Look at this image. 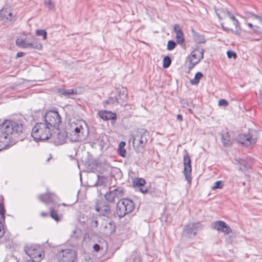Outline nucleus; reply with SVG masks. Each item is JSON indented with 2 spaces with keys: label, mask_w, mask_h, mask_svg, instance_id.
Returning a JSON list of instances; mask_svg holds the SVG:
<instances>
[{
  "label": "nucleus",
  "mask_w": 262,
  "mask_h": 262,
  "mask_svg": "<svg viewBox=\"0 0 262 262\" xmlns=\"http://www.w3.org/2000/svg\"><path fill=\"white\" fill-rule=\"evenodd\" d=\"M26 127L20 121L5 120L0 124V151L13 144V134L25 133Z\"/></svg>",
  "instance_id": "obj_1"
},
{
  "label": "nucleus",
  "mask_w": 262,
  "mask_h": 262,
  "mask_svg": "<svg viewBox=\"0 0 262 262\" xmlns=\"http://www.w3.org/2000/svg\"><path fill=\"white\" fill-rule=\"evenodd\" d=\"M74 129L70 134L72 142H78L85 140L89 134V127L86 122L81 120L73 125Z\"/></svg>",
  "instance_id": "obj_2"
},
{
  "label": "nucleus",
  "mask_w": 262,
  "mask_h": 262,
  "mask_svg": "<svg viewBox=\"0 0 262 262\" xmlns=\"http://www.w3.org/2000/svg\"><path fill=\"white\" fill-rule=\"evenodd\" d=\"M32 137L36 141H45L52 136L50 127L45 122L36 123L32 128Z\"/></svg>",
  "instance_id": "obj_3"
},
{
  "label": "nucleus",
  "mask_w": 262,
  "mask_h": 262,
  "mask_svg": "<svg viewBox=\"0 0 262 262\" xmlns=\"http://www.w3.org/2000/svg\"><path fill=\"white\" fill-rule=\"evenodd\" d=\"M135 207L133 200L128 198L121 199L116 204V212L118 216L121 219L131 213Z\"/></svg>",
  "instance_id": "obj_4"
},
{
  "label": "nucleus",
  "mask_w": 262,
  "mask_h": 262,
  "mask_svg": "<svg viewBox=\"0 0 262 262\" xmlns=\"http://www.w3.org/2000/svg\"><path fill=\"white\" fill-rule=\"evenodd\" d=\"M257 139V133L253 129L249 130L248 134H242L237 136V140L245 146L255 144Z\"/></svg>",
  "instance_id": "obj_5"
},
{
  "label": "nucleus",
  "mask_w": 262,
  "mask_h": 262,
  "mask_svg": "<svg viewBox=\"0 0 262 262\" xmlns=\"http://www.w3.org/2000/svg\"><path fill=\"white\" fill-rule=\"evenodd\" d=\"M76 252L70 249H59L56 253L57 259L61 262H75L76 258Z\"/></svg>",
  "instance_id": "obj_6"
},
{
  "label": "nucleus",
  "mask_w": 262,
  "mask_h": 262,
  "mask_svg": "<svg viewBox=\"0 0 262 262\" xmlns=\"http://www.w3.org/2000/svg\"><path fill=\"white\" fill-rule=\"evenodd\" d=\"M204 50L200 47H196L191 52L190 55L187 57L189 62L188 70H191L198 64L204 57Z\"/></svg>",
  "instance_id": "obj_7"
},
{
  "label": "nucleus",
  "mask_w": 262,
  "mask_h": 262,
  "mask_svg": "<svg viewBox=\"0 0 262 262\" xmlns=\"http://www.w3.org/2000/svg\"><path fill=\"white\" fill-rule=\"evenodd\" d=\"M95 209L101 216L108 217L112 213L110 205L103 199L97 200L96 201Z\"/></svg>",
  "instance_id": "obj_8"
},
{
  "label": "nucleus",
  "mask_w": 262,
  "mask_h": 262,
  "mask_svg": "<svg viewBox=\"0 0 262 262\" xmlns=\"http://www.w3.org/2000/svg\"><path fill=\"white\" fill-rule=\"evenodd\" d=\"M45 123L49 125V126L54 127L59 126L61 122V117L58 112L56 111H50L48 112L45 116Z\"/></svg>",
  "instance_id": "obj_9"
},
{
  "label": "nucleus",
  "mask_w": 262,
  "mask_h": 262,
  "mask_svg": "<svg viewBox=\"0 0 262 262\" xmlns=\"http://www.w3.org/2000/svg\"><path fill=\"white\" fill-rule=\"evenodd\" d=\"M203 226L200 223H189L186 225L183 229V235L188 238H192L196 234V232L202 229Z\"/></svg>",
  "instance_id": "obj_10"
},
{
  "label": "nucleus",
  "mask_w": 262,
  "mask_h": 262,
  "mask_svg": "<svg viewBox=\"0 0 262 262\" xmlns=\"http://www.w3.org/2000/svg\"><path fill=\"white\" fill-rule=\"evenodd\" d=\"M24 250L26 254L30 258V259H34V261H40L42 258L40 249L36 246H26Z\"/></svg>",
  "instance_id": "obj_11"
},
{
  "label": "nucleus",
  "mask_w": 262,
  "mask_h": 262,
  "mask_svg": "<svg viewBox=\"0 0 262 262\" xmlns=\"http://www.w3.org/2000/svg\"><path fill=\"white\" fill-rule=\"evenodd\" d=\"M183 173L188 183L190 184L192 180L191 159L189 154L186 151L183 157Z\"/></svg>",
  "instance_id": "obj_12"
},
{
  "label": "nucleus",
  "mask_w": 262,
  "mask_h": 262,
  "mask_svg": "<svg viewBox=\"0 0 262 262\" xmlns=\"http://www.w3.org/2000/svg\"><path fill=\"white\" fill-rule=\"evenodd\" d=\"M211 227L219 231H221L225 234H229L232 232L230 227L224 222L218 221L211 223Z\"/></svg>",
  "instance_id": "obj_13"
},
{
  "label": "nucleus",
  "mask_w": 262,
  "mask_h": 262,
  "mask_svg": "<svg viewBox=\"0 0 262 262\" xmlns=\"http://www.w3.org/2000/svg\"><path fill=\"white\" fill-rule=\"evenodd\" d=\"M133 145L137 152L143 153L146 144L136 134L133 140Z\"/></svg>",
  "instance_id": "obj_14"
},
{
  "label": "nucleus",
  "mask_w": 262,
  "mask_h": 262,
  "mask_svg": "<svg viewBox=\"0 0 262 262\" xmlns=\"http://www.w3.org/2000/svg\"><path fill=\"white\" fill-rule=\"evenodd\" d=\"M222 143L224 147H229L232 145L233 140L231 138V133L229 131L223 132L221 134Z\"/></svg>",
  "instance_id": "obj_15"
},
{
  "label": "nucleus",
  "mask_w": 262,
  "mask_h": 262,
  "mask_svg": "<svg viewBox=\"0 0 262 262\" xmlns=\"http://www.w3.org/2000/svg\"><path fill=\"white\" fill-rule=\"evenodd\" d=\"M99 116L103 120H108L110 119L116 120L117 116L115 113H113L110 111H99L98 112Z\"/></svg>",
  "instance_id": "obj_16"
},
{
  "label": "nucleus",
  "mask_w": 262,
  "mask_h": 262,
  "mask_svg": "<svg viewBox=\"0 0 262 262\" xmlns=\"http://www.w3.org/2000/svg\"><path fill=\"white\" fill-rule=\"evenodd\" d=\"M54 197L55 196L53 194L46 193L39 195L38 198L41 202L46 204H48L50 203H53L54 202Z\"/></svg>",
  "instance_id": "obj_17"
},
{
  "label": "nucleus",
  "mask_w": 262,
  "mask_h": 262,
  "mask_svg": "<svg viewBox=\"0 0 262 262\" xmlns=\"http://www.w3.org/2000/svg\"><path fill=\"white\" fill-rule=\"evenodd\" d=\"M110 168V165L107 162H99L94 165L95 170L100 173L108 171Z\"/></svg>",
  "instance_id": "obj_18"
},
{
  "label": "nucleus",
  "mask_w": 262,
  "mask_h": 262,
  "mask_svg": "<svg viewBox=\"0 0 262 262\" xmlns=\"http://www.w3.org/2000/svg\"><path fill=\"white\" fill-rule=\"evenodd\" d=\"M136 135L139 136L143 142L146 144L149 138V133L144 128H139L137 130Z\"/></svg>",
  "instance_id": "obj_19"
},
{
  "label": "nucleus",
  "mask_w": 262,
  "mask_h": 262,
  "mask_svg": "<svg viewBox=\"0 0 262 262\" xmlns=\"http://www.w3.org/2000/svg\"><path fill=\"white\" fill-rule=\"evenodd\" d=\"M104 231L109 234H113L116 230V226L115 223L113 221L107 222L103 227Z\"/></svg>",
  "instance_id": "obj_20"
},
{
  "label": "nucleus",
  "mask_w": 262,
  "mask_h": 262,
  "mask_svg": "<svg viewBox=\"0 0 262 262\" xmlns=\"http://www.w3.org/2000/svg\"><path fill=\"white\" fill-rule=\"evenodd\" d=\"M127 95V93L126 89H122L118 91V95L116 97L117 99V104H123L125 101Z\"/></svg>",
  "instance_id": "obj_21"
},
{
  "label": "nucleus",
  "mask_w": 262,
  "mask_h": 262,
  "mask_svg": "<svg viewBox=\"0 0 262 262\" xmlns=\"http://www.w3.org/2000/svg\"><path fill=\"white\" fill-rule=\"evenodd\" d=\"M237 161L239 165V170L247 171L251 167L250 163L244 159H239Z\"/></svg>",
  "instance_id": "obj_22"
},
{
  "label": "nucleus",
  "mask_w": 262,
  "mask_h": 262,
  "mask_svg": "<svg viewBox=\"0 0 262 262\" xmlns=\"http://www.w3.org/2000/svg\"><path fill=\"white\" fill-rule=\"evenodd\" d=\"M0 17L3 19L6 18L10 21H15V19L11 12H9L6 9H2L0 10Z\"/></svg>",
  "instance_id": "obj_23"
},
{
  "label": "nucleus",
  "mask_w": 262,
  "mask_h": 262,
  "mask_svg": "<svg viewBox=\"0 0 262 262\" xmlns=\"http://www.w3.org/2000/svg\"><path fill=\"white\" fill-rule=\"evenodd\" d=\"M116 199H123L125 195V190L121 187H118L112 191Z\"/></svg>",
  "instance_id": "obj_24"
},
{
  "label": "nucleus",
  "mask_w": 262,
  "mask_h": 262,
  "mask_svg": "<svg viewBox=\"0 0 262 262\" xmlns=\"http://www.w3.org/2000/svg\"><path fill=\"white\" fill-rule=\"evenodd\" d=\"M215 14L220 20L228 16V13L230 12L227 9L223 8H215Z\"/></svg>",
  "instance_id": "obj_25"
},
{
  "label": "nucleus",
  "mask_w": 262,
  "mask_h": 262,
  "mask_svg": "<svg viewBox=\"0 0 262 262\" xmlns=\"http://www.w3.org/2000/svg\"><path fill=\"white\" fill-rule=\"evenodd\" d=\"M192 32L193 37L195 42L198 43H203L206 42V39L203 35L199 34L193 30H192Z\"/></svg>",
  "instance_id": "obj_26"
},
{
  "label": "nucleus",
  "mask_w": 262,
  "mask_h": 262,
  "mask_svg": "<svg viewBox=\"0 0 262 262\" xmlns=\"http://www.w3.org/2000/svg\"><path fill=\"white\" fill-rule=\"evenodd\" d=\"M107 183V179L106 177L104 176H97V180L95 183V186H106Z\"/></svg>",
  "instance_id": "obj_27"
},
{
  "label": "nucleus",
  "mask_w": 262,
  "mask_h": 262,
  "mask_svg": "<svg viewBox=\"0 0 262 262\" xmlns=\"http://www.w3.org/2000/svg\"><path fill=\"white\" fill-rule=\"evenodd\" d=\"M28 48L41 50L42 49V46L41 44L38 42L37 39L35 38L32 42H28Z\"/></svg>",
  "instance_id": "obj_28"
},
{
  "label": "nucleus",
  "mask_w": 262,
  "mask_h": 262,
  "mask_svg": "<svg viewBox=\"0 0 262 262\" xmlns=\"http://www.w3.org/2000/svg\"><path fill=\"white\" fill-rule=\"evenodd\" d=\"M58 92L60 94V95L64 96H68L70 95H73L76 94V91L74 89H59Z\"/></svg>",
  "instance_id": "obj_29"
},
{
  "label": "nucleus",
  "mask_w": 262,
  "mask_h": 262,
  "mask_svg": "<svg viewBox=\"0 0 262 262\" xmlns=\"http://www.w3.org/2000/svg\"><path fill=\"white\" fill-rule=\"evenodd\" d=\"M104 198L106 200L105 201L108 203H113L115 201L116 198L112 191L107 192L104 195Z\"/></svg>",
  "instance_id": "obj_30"
},
{
  "label": "nucleus",
  "mask_w": 262,
  "mask_h": 262,
  "mask_svg": "<svg viewBox=\"0 0 262 262\" xmlns=\"http://www.w3.org/2000/svg\"><path fill=\"white\" fill-rule=\"evenodd\" d=\"M203 76V74L201 72H197L195 74L194 78L193 79L190 80L191 84L192 85L198 84L199 83L200 80L202 78Z\"/></svg>",
  "instance_id": "obj_31"
},
{
  "label": "nucleus",
  "mask_w": 262,
  "mask_h": 262,
  "mask_svg": "<svg viewBox=\"0 0 262 262\" xmlns=\"http://www.w3.org/2000/svg\"><path fill=\"white\" fill-rule=\"evenodd\" d=\"M233 25L235 27V30H233V34L239 36L241 34L242 29L240 26V24L238 20L237 19L236 20L233 21Z\"/></svg>",
  "instance_id": "obj_32"
},
{
  "label": "nucleus",
  "mask_w": 262,
  "mask_h": 262,
  "mask_svg": "<svg viewBox=\"0 0 262 262\" xmlns=\"http://www.w3.org/2000/svg\"><path fill=\"white\" fill-rule=\"evenodd\" d=\"M133 183L136 187H143L145 184L146 182L144 179L136 178L134 180Z\"/></svg>",
  "instance_id": "obj_33"
},
{
  "label": "nucleus",
  "mask_w": 262,
  "mask_h": 262,
  "mask_svg": "<svg viewBox=\"0 0 262 262\" xmlns=\"http://www.w3.org/2000/svg\"><path fill=\"white\" fill-rule=\"evenodd\" d=\"M176 41L179 44H182L184 42V34L183 31L176 34Z\"/></svg>",
  "instance_id": "obj_34"
},
{
  "label": "nucleus",
  "mask_w": 262,
  "mask_h": 262,
  "mask_svg": "<svg viewBox=\"0 0 262 262\" xmlns=\"http://www.w3.org/2000/svg\"><path fill=\"white\" fill-rule=\"evenodd\" d=\"M171 63V60L170 57L166 56L163 59V67L164 68H168Z\"/></svg>",
  "instance_id": "obj_35"
},
{
  "label": "nucleus",
  "mask_w": 262,
  "mask_h": 262,
  "mask_svg": "<svg viewBox=\"0 0 262 262\" xmlns=\"http://www.w3.org/2000/svg\"><path fill=\"white\" fill-rule=\"evenodd\" d=\"M16 45L23 48H28V42H26L25 41L22 39L17 38L16 40Z\"/></svg>",
  "instance_id": "obj_36"
},
{
  "label": "nucleus",
  "mask_w": 262,
  "mask_h": 262,
  "mask_svg": "<svg viewBox=\"0 0 262 262\" xmlns=\"http://www.w3.org/2000/svg\"><path fill=\"white\" fill-rule=\"evenodd\" d=\"M36 34L38 36H42L43 39H46L47 37V33L45 30H37L36 31Z\"/></svg>",
  "instance_id": "obj_37"
},
{
  "label": "nucleus",
  "mask_w": 262,
  "mask_h": 262,
  "mask_svg": "<svg viewBox=\"0 0 262 262\" xmlns=\"http://www.w3.org/2000/svg\"><path fill=\"white\" fill-rule=\"evenodd\" d=\"M5 212L6 210L5 209L4 204L0 203V219H2L4 222H5Z\"/></svg>",
  "instance_id": "obj_38"
},
{
  "label": "nucleus",
  "mask_w": 262,
  "mask_h": 262,
  "mask_svg": "<svg viewBox=\"0 0 262 262\" xmlns=\"http://www.w3.org/2000/svg\"><path fill=\"white\" fill-rule=\"evenodd\" d=\"M223 182L222 181H217L214 183V185L211 187L212 190L221 189L223 187Z\"/></svg>",
  "instance_id": "obj_39"
},
{
  "label": "nucleus",
  "mask_w": 262,
  "mask_h": 262,
  "mask_svg": "<svg viewBox=\"0 0 262 262\" xmlns=\"http://www.w3.org/2000/svg\"><path fill=\"white\" fill-rule=\"evenodd\" d=\"M116 102L117 103L116 97H110L107 100L104 101L103 104L105 106L106 104H114Z\"/></svg>",
  "instance_id": "obj_40"
},
{
  "label": "nucleus",
  "mask_w": 262,
  "mask_h": 262,
  "mask_svg": "<svg viewBox=\"0 0 262 262\" xmlns=\"http://www.w3.org/2000/svg\"><path fill=\"white\" fill-rule=\"evenodd\" d=\"M50 216L52 219H54L56 221H60V219L58 215V213L52 208H51Z\"/></svg>",
  "instance_id": "obj_41"
},
{
  "label": "nucleus",
  "mask_w": 262,
  "mask_h": 262,
  "mask_svg": "<svg viewBox=\"0 0 262 262\" xmlns=\"http://www.w3.org/2000/svg\"><path fill=\"white\" fill-rule=\"evenodd\" d=\"M176 42L172 40H169L167 42V49L169 51L172 50L176 48Z\"/></svg>",
  "instance_id": "obj_42"
},
{
  "label": "nucleus",
  "mask_w": 262,
  "mask_h": 262,
  "mask_svg": "<svg viewBox=\"0 0 262 262\" xmlns=\"http://www.w3.org/2000/svg\"><path fill=\"white\" fill-rule=\"evenodd\" d=\"M181 103L183 105V107L184 108H187L188 107H190V104H191V102H189L186 99H183L181 100ZM187 110L189 112H191V109L190 107H189L187 108Z\"/></svg>",
  "instance_id": "obj_43"
},
{
  "label": "nucleus",
  "mask_w": 262,
  "mask_h": 262,
  "mask_svg": "<svg viewBox=\"0 0 262 262\" xmlns=\"http://www.w3.org/2000/svg\"><path fill=\"white\" fill-rule=\"evenodd\" d=\"M45 5L49 10H53L54 9V5L52 0H45Z\"/></svg>",
  "instance_id": "obj_44"
},
{
  "label": "nucleus",
  "mask_w": 262,
  "mask_h": 262,
  "mask_svg": "<svg viewBox=\"0 0 262 262\" xmlns=\"http://www.w3.org/2000/svg\"><path fill=\"white\" fill-rule=\"evenodd\" d=\"M98 222L95 216L91 219L90 226L92 228H96L98 227Z\"/></svg>",
  "instance_id": "obj_45"
},
{
  "label": "nucleus",
  "mask_w": 262,
  "mask_h": 262,
  "mask_svg": "<svg viewBox=\"0 0 262 262\" xmlns=\"http://www.w3.org/2000/svg\"><path fill=\"white\" fill-rule=\"evenodd\" d=\"M126 151L125 149V148H124V147H122L121 146H119V148H118V154L120 156L124 158V157H126Z\"/></svg>",
  "instance_id": "obj_46"
},
{
  "label": "nucleus",
  "mask_w": 262,
  "mask_h": 262,
  "mask_svg": "<svg viewBox=\"0 0 262 262\" xmlns=\"http://www.w3.org/2000/svg\"><path fill=\"white\" fill-rule=\"evenodd\" d=\"M4 222L2 219H0V238L3 237L5 234V230L4 228Z\"/></svg>",
  "instance_id": "obj_47"
},
{
  "label": "nucleus",
  "mask_w": 262,
  "mask_h": 262,
  "mask_svg": "<svg viewBox=\"0 0 262 262\" xmlns=\"http://www.w3.org/2000/svg\"><path fill=\"white\" fill-rule=\"evenodd\" d=\"M227 55L229 58H233L234 59H236L237 58V55L236 53L232 50L227 51Z\"/></svg>",
  "instance_id": "obj_48"
},
{
  "label": "nucleus",
  "mask_w": 262,
  "mask_h": 262,
  "mask_svg": "<svg viewBox=\"0 0 262 262\" xmlns=\"http://www.w3.org/2000/svg\"><path fill=\"white\" fill-rule=\"evenodd\" d=\"M254 33L258 34L262 36V29L257 26H254L252 28Z\"/></svg>",
  "instance_id": "obj_49"
},
{
  "label": "nucleus",
  "mask_w": 262,
  "mask_h": 262,
  "mask_svg": "<svg viewBox=\"0 0 262 262\" xmlns=\"http://www.w3.org/2000/svg\"><path fill=\"white\" fill-rule=\"evenodd\" d=\"M173 31L177 34L182 31V29L179 24H176L173 25Z\"/></svg>",
  "instance_id": "obj_50"
},
{
  "label": "nucleus",
  "mask_w": 262,
  "mask_h": 262,
  "mask_svg": "<svg viewBox=\"0 0 262 262\" xmlns=\"http://www.w3.org/2000/svg\"><path fill=\"white\" fill-rule=\"evenodd\" d=\"M218 104L219 106H227L228 102L226 100L222 99L219 100Z\"/></svg>",
  "instance_id": "obj_51"
},
{
  "label": "nucleus",
  "mask_w": 262,
  "mask_h": 262,
  "mask_svg": "<svg viewBox=\"0 0 262 262\" xmlns=\"http://www.w3.org/2000/svg\"><path fill=\"white\" fill-rule=\"evenodd\" d=\"M221 26H222V27L223 28V29L226 32H231L232 33H233V30L232 29H230L229 28H228V27H225L224 26V24L223 23H222L221 24Z\"/></svg>",
  "instance_id": "obj_52"
},
{
  "label": "nucleus",
  "mask_w": 262,
  "mask_h": 262,
  "mask_svg": "<svg viewBox=\"0 0 262 262\" xmlns=\"http://www.w3.org/2000/svg\"><path fill=\"white\" fill-rule=\"evenodd\" d=\"M244 14L245 15V17L247 18H250L251 17H252L254 18V15H255V14H253L252 13L249 12L248 11H245L244 12Z\"/></svg>",
  "instance_id": "obj_53"
},
{
  "label": "nucleus",
  "mask_w": 262,
  "mask_h": 262,
  "mask_svg": "<svg viewBox=\"0 0 262 262\" xmlns=\"http://www.w3.org/2000/svg\"><path fill=\"white\" fill-rule=\"evenodd\" d=\"M83 262H94L93 258H91L90 256L87 255L85 256Z\"/></svg>",
  "instance_id": "obj_54"
},
{
  "label": "nucleus",
  "mask_w": 262,
  "mask_h": 262,
  "mask_svg": "<svg viewBox=\"0 0 262 262\" xmlns=\"http://www.w3.org/2000/svg\"><path fill=\"white\" fill-rule=\"evenodd\" d=\"M141 188L139 189V191L141 192L142 193L145 194L147 192L148 189L147 188L143 186L140 187Z\"/></svg>",
  "instance_id": "obj_55"
},
{
  "label": "nucleus",
  "mask_w": 262,
  "mask_h": 262,
  "mask_svg": "<svg viewBox=\"0 0 262 262\" xmlns=\"http://www.w3.org/2000/svg\"><path fill=\"white\" fill-rule=\"evenodd\" d=\"M93 248L95 251L98 252L101 248L99 244H96L94 245Z\"/></svg>",
  "instance_id": "obj_56"
},
{
  "label": "nucleus",
  "mask_w": 262,
  "mask_h": 262,
  "mask_svg": "<svg viewBox=\"0 0 262 262\" xmlns=\"http://www.w3.org/2000/svg\"><path fill=\"white\" fill-rule=\"evenodd\" d=\"M228 16L233 20V21H234L237 20V19L235 17V16L230 12L228 13Z\"/></svg>",
  "instance_id": "obj_57"
},
{
  "label": "nucleus",
  "mask_w": 262,
  "mask_h": 262,
  "mask_svg": "<svg viewBox=\"0 0 262 262\" xmlns=\"http://www.w3.org/2000/svg\"><path fill=\"white\" fill-rule=\"evenodd\" d=\"M254 18L258 20V21L262 24V17L255 14L254 15Z\"/></svg>",
  "instance_id": "obj_58"
},
{
  "label": "nucleus",
  "mask_w": 262,
  "mask_h": 262,
  "mask_svg": "<svg viewBox=\"0 0 262 262\" xmlns=\"http://www.w3.org/2000/svg\"><path fill=\"white\" fill-rule=\"evenodd\" d=\"M25 55L24 53L23 52H19L17 53L16 54V57L17 58H19V57H23Z\"/></svg>",
  "instance_id": "obj_59"
},
{
  "label": "nucleus",
  "mask_w": 262,
  "mask_h": 262,
  "mask_svg": "<svg viewBox=\"0 0 262 262\" xmlns=\"http://www.w3.org/2000/svg\"><path fill=\"white\" fill-rule=\"evenodd\" d=\"M177 118L180 121H183V116L181 114H178L177 116Z\"/></svg>",
  "instance_id": "obj_60"
},
{
  "label": "nucleus",
  "mask_w": 262,
  "mask_h": 262,
  "mask_svg": "<svg viewBox=\"0 0 262 262\" xmlns=\"http://www.w3.org/2000/svg\"><path fill=\"white\" fill-rule=\"evenodd\" d=\"M41 215L42 217H46V216H47L48 215V214L47 213H46V212H42L41 213Z\"/></svg>",
  "instance_id": "obj_61"
},
{
  "label": "nucleus",
  "mask_w": 262,
  "mask_h": 262,
  "mask_svg": "<svg viewBox=\"0 0 262 262\" xmlns=\"http://www.w3.org/2000/svg\"><path fill=\"white\" fill-rule=\"evenodd\" d=\"M125 142H123V141H122V142H120V143L119 144V146H121L122 147H124V146H125Z\"/></svg>",
  "instance_id": "obj_62"
},
{
  "label": "nucleus",
  "mask_w": 262,
  "mask_h": 262,
  "mask_svg": "<svg viewBox=\"0 0 262 262\" xmlns=\"http://www.w3.org/2000/svg\"><path fill=\"white\" fill-rule=\"evenodd\" d=\"M25 262H39V261H36L35 260L34 261V259H29L28 260H26Z\"/></svg>",
  "instance_id": "obj_63"
},
{
  "label": "nucleus",
  "mask_w": 262,
  "mask_h": 262,
  "mask_svg": "<svg viewBox=\"0 0 262 262\" xmlns=\"http://www.w3.org/2000/svg\"><path fill=\"white\" fill-rule=\"evenodd\" d=\"M248 26L250 28H252V29L253 28V26H253L251 23H248Z\"/></svg>",
  "instance_id": "obj_64"
}]
</instances>
